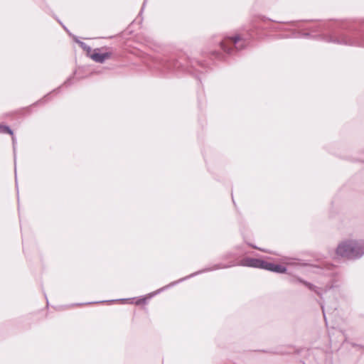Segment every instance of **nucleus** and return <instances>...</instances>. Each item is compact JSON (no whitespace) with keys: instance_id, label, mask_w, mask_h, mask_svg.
<instances>
[{"instance_id":"6","label":"nucleus","mask_w":364,"mask_h":364,"mask_svg":"<svg viewBox=\"0 0 364 364\" xmlns=\"http://www.w3.org/2000/svg\"><path fill=\"white\" fill-rule=\"evenodd\" d=\"M331 42L337 43L340 44H344V45H355L353 41H352L350 38L346 37V36H341L340 38L338 39H333L331 40Z\"/></svg>"},{"instance_id":"2","label":"nucleus","mask_w":364,"mask_h":364,"mask_svg":"<svg viewBox=\"0 0 364 364\" xmlns=\"http://www.w3.org/2000/svg\"><path fill=\"white\" fill-rule=\"evenodd\" d=\"M264 261V260H262L259 259L246 257V258L242 259L238 264H237L234 262H230L229 264H215L213 268L209 269V270H215V269H223V268H228V267H234L237 264H239L241 266H245V267L262 269Z\"/></svg>"},{"instance_id":"12","label":"nucleus","mask_w":364,"mask_h":364,"mask_svg":"<svg viewBox=\"0 0 364 364\" xmlns=\"http://www.w3.org/2000/svg\"><path fill=\"white\" fill-rule=\"evenodd\" d=\"M321 309H322V311H323V316H324V318L326 319V316H325V309H324V307L323 305H321Z\"/></svg>"},{"instance_id":"11","label":"nucleus","mask_w":364,"mask_h":364,"mask_svg":"<svg viewBox=\"0 0 364 364\" xmlns=\"http://www.w3.org/2000/svg\"><path fill=\"white\" fill-rule=\"evenodd\" d=\"M146 302V299H140L137 304H141V303H145Z\"/></svg>"},{"instance_id":"3","label":"nucleus","mask_w":364,"mask_h":364,"mask_svg":"<svg viewBox=\"0 0 364 364\" xmlns=\"http://www.w3.org/2000/svg\"><path fill=\"white\" fill-rule=\"evenodd\" d=\"M233 44L237 50H241L245 47V41L241 39L240 36L236 35L233 37L225 38L220 43V48L227 53L230 54L232 48H229L228 44Z\"/></svg>"},{"instance_id":"4","label":"nucleus","mask_w":364,"mask_h":364,"mask_svg":"<svg viewBox=\"0 0 364 364\" xmlns=\"http://www.w3.org/2000/svg\"><path fill=\"white\" fill-rule=\"evenodd\" d=\"M262 269L277 273H285L287 270V267L283 265L267 261H264Z\"/></svg>"},{"instance_id":"10","label":"nucleus","mask_w":364,"mask_h":364,"mask_svg":"<svg viewBox=\"0 0 364 364\" xmlns=\"http://www.w3.org/2000/svg\"><path fill=\"white\" fill-rule=\"evenodd\" d=\"M79 44L80 45V46L85 49V50H90V47L88 46H87L85 43L83 42H79Z\"/></svg>"},{"instance_id":"5","label":"nucleus","mask_w":364,"mask_h":364,"mask_svg":"<svg viewBox=\"0 0 364 364\" xmlns=\"http://www.w3.org/2000/svg\"><path fill=\"white\" fill-rule=\"evenodd\" d=\"M111 56H112V53L109 52L100 53L97 52V50H95L93 53L91 55V58L96 63H102L106 60L110 58Z\"/></svg>"},{"instance_id":"8","label":"nucleus","mask_w":364,"mask_h":364,"mask_svg":"<svg viewBox=\"0 0 364 364\" xmlns=\"http://www.w3.org/2000/svg\"><path fill=\"white\" fill-rule=\"evenodd\" d=\"M298 281L300 282V283H302L304 284L306 287H308L310 290H312L314 291H315L318 295L321 296V293L318 290V288L314 286V284L308 282H306L301 279H298Z\"/></svg>"},{"instance_id":"7","label":"nucleus","mask_w":364,"mask_h":364,"mask_svg":"<svg viewBox=\"0 0 364 364\" xmlns=\"http://www.w3.org/2000/svg\"><path fill=\"white\" fill-rule=\"evenodd\" d=\"M164 66L167 70H171L179 69L181 68V65L177 60H171L167 61L165 63Z\"/></svg>"},{"instance_id":"1","label":"nucleus","mask_w":364,"mask_h":364,"mask_svg":"<svg viewBox=\"0 0 364 364\" xmlns=\"http://www.w3.org/2000/svg\"><path fill=\"white\" fill-rule=\"evenodd\" d=\"M336 254L347 259H358L364 255V240L343 242L338 245Z\"/></svg>"},{"instance_id":"9","label":"nucleus","mask_w":364,"mask_h":364,"mask_svg":"<svg viewBox=\"0 0 364 364\" xmlns=\"http://www.w3.org/2000/svg\"><path fill=\"white\" fill-rule=\"evenodd\" d=\"M0 133L9 134L12 136L13 143H15L16 139L14 136V132L9 127L0 124Z\"/></svg>"}]
</instances>
